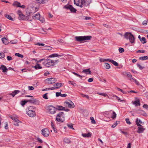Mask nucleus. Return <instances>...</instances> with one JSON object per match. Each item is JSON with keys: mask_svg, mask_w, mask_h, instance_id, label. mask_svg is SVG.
Here are the masks:
<instances>
[{"mask_svg": "<svg viewBox=\"0 0 148 148\" xmlns=\"http://www.w3.org/2000/svg\"><path fill=\"white\" fill-rule=\"evenodd\" d=\"M92 37L91 36H76L75 37L76 41L80 42H83L82 41L85 40H90Z\"/></svg>", "mask_w": 148, "mask_h": 148, "instance_id": "f257e3e1", "label": "nucleus"}, {"mask_svg": "<svg viewBox=\"0 0 148 148\" xmlns=\"http://www.w3.org/2000/svg\"><path fill=\"white\" fill-rule=\"evenodd\" d=\"M124 36L127 39H129L131 43H133L135 41V38L134 35L130 32H127L124 34Z\"/></svg>", "mask_w": 148, "mask_h": 148, "instance_id": "f03ea898", "label": "nucleus"}, {"mask_svg": "<svg viewBox=\"0 0 148 148\" xmlns=\"http://www.w3.org/2000/svg\"><path fill=\"white\" fill-rule=\"evenodd\" d=\"M65 119L64 114L63 112H60L57 115L56 120L58 122H63Z\"/></svg>", "mask_w": 148, "mask_h": 148, "instance_id": "7ed1b4c3", "label": "nucleus"}, {"mask_svg": "<svg viewBox=\"0 0 148 148\" xmlns=\"http://www.w3.org/2000/svg\"><path fill=\"white\" fill-rule=\"evenodd\" d=\"M42 64L47 67H49L54 65V61L53 60L49 59H45V61H43Z\"/></svg>", "mask_w": 148, "mask_h": 148, "instance_id": "20e7f679", "label": "nucleus"}, {"mask_svg": "<svg viewBox=\"0 0 148 148\" xmlns=\"http://www.w3.org/2000/svg\"><path fill=\"white\" fill-rule=\"evenodd\" d=\"M41 133L42 135L45 137L48 136L49 134V130L47 128L42 129L41 131Z\"/></svg>", "mask_w": 148, "mask_h": 148, "instance_id": "39448f33", "label": "nucleus"}, {"mask_svg": "<svg viewBox=\"0 0 148 148\" xmlns=\"http://www.w3.org/2000/svg\"><path fill=\"white\" fill-rule=\"evenodd\" d=\"M28 102L30 103L38 105L39 104V101L38 100L34 98L32 96L31 99L27 100Z\"/></svg>", "mask_w": 148, "mask_h": 148, "instance_id": "423d86ee", "label": "nucleus"}, {"mask_svg": "<svg viewBox=\"0 0 148 148\" xmlns=\"http://www.w3.org/2000/svg\"><path fill=\"white\" fill-rule=\"evenodd\" d=\"M64 8L69 9L72 12L75 13L77 10L74 8L71 5H66L64 7Z\"/></svg>", "mask_w": 148, "mask_h": 148, "instance_id": "0eeeda50", "label": "nucleus"}, {"mask_svg": "<svg viewBox=\"0 0 148 148\" xmlns=\"http://www.w3.org/2000/svg\"><path fill=\"white\" fill-rule=\"evenodd\" d=\"M64 103L66 104V106H67L69 108H73L75 107L74 103L70 100L64 102Z\"/></svg>", "mask_w": 148, "mask_h": 148, "instance_id": "6e6552de", "label": "nucleus"}, {"mask_svg": "<svg viewBox=\"0 0 148 148\" xmlns=\"http://www.w3.org/2000/svg\"><path fill=\"white\" fill-rule=\"evenodd\" d=\"M27 114L29 116L31 117H34L36 116V112L33 110H28Z\"/></svg>", "mask_w": 148, "mask_h": 148, "instance_id": "1a4fd4ad", "label": "nucleus"}, {"mask_svg": "<svg viewBox=\"0 0 148 148\" xmlns=\"http://www.w3.org/2000/svg\"><path fill=\"white\" fill-rule=\"evenodd\" d=\"M92 0H83L82 8L88 6L91 2Z\"/></svg>", "mask_w": 148, "mask_h": 148, "instance_id": "9d476101", "label": "nucleus"}, {"mask_svg": "<svg viewBox=\"0 0 148 148\" xmlns=\"http://www.w3.org/2000/svg\"><path fill=\"white\" fill-rule=\"evenodd\" d=\"M83 0H74V3L77 6H79L81 8H82Z\"/></svg>", "mask_w": 148, "mask_h": 148, "instance_id": "9b49d317", "label": "nucleus"}, {"mask_svg": "<svg viewBox=\"0 0 148 148\" xmlns=\"http://www.w3.org/2000/svg\"><path fill=\"white\" fill-rule=\"evenodd\" d=\"M48 110L50 113L53 114L55 113L56 111V108L52 106L49 107Z\"/></svg>", "mask_w": 148, "mask_h": 148, "instance_id": "f8f14e48", "label": "nucleus"}, {"mask_svg": "<svg viewBox=\"0 0 148 148\" xmlns=\"http://www.w3.org/2000/svg\"><path fill=\"white\" fill-rule=\"evenodd\" d=\"M46 80L49 82L48 84H50L54 83L57 81L56 79L53 78H47Z\"/></svg>", "mask_w": 148, "mask_h": 148, "instance_id": "ddd939ff", "label": "nucleus"}, {"mask_svg": "<svg viewBox=\"0 0 148 148\" xmlns=\"http://www.w3.org/2000/svg\"><path fill=\"white\" fill-rule=\"evenodd\" d=\"M0 69L2 70L3 72H7L8 70L6 67L3 65H1L0 67Z\"/></svg>", "mask_w": 148, "mask_h": 148, "instance_id": "4468645a", "label": "nucleus"}, {"mask_svg": "<svg viewBox=\"0 0 148 148\" xmlns=\"http://www.w3.org/2000/svg\"><path fill=\"white\" fill-rule=\"evenodd\" d=\"M145 129L143 127H139L138 128V130L137 131V132L138 133H142L144 131Z\"/></svg>", "mask_w": 148, "mask_h": 148, "instance_id": "2eb2a0df", "label": "nucleus"}, {"mask_svg": "<svg viewBox=\"0 0 148 148\" xmlns=\"http://www.w3.org/2000/svg\"><path fill=\"white\" fill-rule=\"evenodd\" d=\"M60 96L62 97H66L67 96V95L66 94H62L60 92H57L56 93V97H58Z\"/></svg>", "mask_w": 148, "mask_h": 148, "instance_id": "dca6fc26", "label": "nucleus"}, {"mask_svg": "<svg viewBox=\"0 0 148 148\" xmlns=\"http://www.w3.org/2000/svg\"><path fill=\"white\" fill-rule=\"evenodd\" d=\"M56 89H58L62 86V83H57L54 84Z\"/></svg>", "mask_w": 148, "mask_h": 148, "instance_id": "f3484780", "label": "nucleus"}, {"mask_svg": "<svg viewBox=\"0 0 148 148\" xmlns=\"http://www.w3.org/2000/svg\"><path fill=\"white\" fill-rule=\"evenodd\" d=\"M32 67L34 68L36 70L40 69L42 68V67L40 66V64L38 63H36L35 66H33Z\"/></svg>", "mask_w": 148, "mask_h": 148, "instance_id": "a211bd4d", "label": "nucleus"}, {"mask_svg": "<svg viewBox=\"0 0 148 148\" xmlns=\"http://www.w3.org/2000/svg\"><path fill=\"white\" fill-rule=\"evenodd\" d=\"M56 110H63L65 108L64 107H63L62 106L58 105L56 106Z\"/></svg>", "mask_w": 148, "mask_h": 148, "instance_id": "6ab92c4d", "label": "nucleus"}, {"mask_svg": "<svg viewBox=\"0 0 148 148\" xmlns=\"http://www.w3.org/2000/svg\"><path fill=\"white\" fill-rule=\"evenodd\" d=\"M62 56L61 55H59L57 53H53L52 54L49 56V58H53L55 57H61Z\"/></svg>", "mask_w": 148, "mask_h": 148, "instance_id": "aec40b11", "label": "nucleus"}, {"mask_svg": "<svg viewBox=\"0 0 148 148\" xmlns=\"http://www.w3.org/2000/svg\"><path fill=\"white\" fill-rule=\"evenodd\" d=\"M2 42L5 45H7L8 43V40L5 38H3L1 39Z\"/></svg>", "mask_w": 148, "mask_h": 148, "instance_id": "412c9836", "label": "nucleus"}, {"mask_svg": "<svg viewBox=\"0 0 148 148\" xmlns=\"http://www.w3.org/2000/svg\"><path fill=\"white\" fill-rule=\"evenodd\" d=\"M82 72V73H85L86 74H91V71L89 69L83 70Z\"/></svg>", "mask_w": 148, "mask_h": 148, "instance_id": "4be33fe9", "label": "nucleus"}, {"mask_svg": "<svg viewBox=\"0 0 148 148\" xmlns=\"http://www.w3.org/2000/svg\"><path fill=\"white\" fill-rule=\"evenodd\" d=\"M136 112L137 113H138L139 114H141V115H144L145 114V112L144 111L142 110H137L136 111Z\"/></svg>", "mask_w": 148, "mask_h": 148, "instance_id": "5701e85b", "label": "nucleus"}, {"mask_svg": "<svg viewBox=\"0 0 148 148\" xmlns=\"http://www.w3.org/2000/svg\"><path fill=\"white\" fill-rule=\"evenodd\" d=\"M20 3L18 1H15L12 4L14 6H16V7H20Z\"/></svg>", "mask_w": 148, "mask_h": 148, "instance_id": "b1692460", "label": "nucleus"}, {"mask_svg": "<svg viewBox=\"0 0 148 148\" xmlns=\"http://www.w3.org/2000/svg\"><path fill=\"white\" fill-rule=\"evenodd\" d=\"M38 3L44 4L47 2L48 0H36Z\"/></svg>", "mask_w": 148, "mask_h": 148, "instance_id": "393cba45", "label": "nucleus"}, {"mask_svg": "<svg viewBox=\"0 0 148 148\" xmlns=\"http://www.w3.org/2000/svg\"><path fill=\"white\" fill-rule=\"evenodd\" d=\"M18 18L20 20H24L25 18V16L22 13L19 15Z\"/></svg>", "mask_w": 148, "mask_h": 148, "instance_id": "a878e982", "label": "nucleus"}, {"mask_svg": "<svg viewBox=\"0 0 148 148\" xmlns=\"http://www.w3.org/2000/svg\"><path fill=\"white\" fill-rule=\"evenodd\" d=\"M133 104L135 105L136 106H140V101L139 99H138L135 101L134 103H133Z\"/></svg>", "mask_w": 148, "mask_h": 148, "instance_id": "bb28decb", "label": "nucleus"}, {"mask_svg": "<svg viewBox=\"0 0 148 148\" xmlns=\"http://www.w3.org/2000/svg\"><path fill=\"white\" fill-rule=\"evenodd\" d=\"M40 17V14L38 13H37V14H35L34 16H33L34 19H35L38 20Z\"/></svg>", "mask_w": 148, "mask_h": 148, "instance_id": "cd10ccee", "label": "nucleus"}, {"mask_svg": "<svg viewBox=\"0 0 148 148\" xmlns=\"http://www.w3.org/2000/svg\"><path fill=\"white\" fill-rule=\"evenodd\" d=\"M126 73L127 74V77L130 78V80L131 81H132V79H133V78L132 77V75L130 74V73L129 72H126Z\"/></svg>", "mask_w": 148, "mask_h": 148, "instance_id": "c85d7f7f", "label": "nucleus"}, {"mask_svg": "<svg viewBox=\"0 0 148 148\" xmlns=\"http://www.w3.org/2000/svg\"><path fill=\"white\" fill-rule=\"evenodd\" d=\"M82 136L84 137H89L91 136V134L89 133L87 134H82Z\"/></svg>", "mask_w": 148, "mask_h": 148, "instance_id": "c756f323", "label": "nucleus"}, {"mask_svg": "<svg viewBox=\"0 0 148 148\" xmlns=\"http://www.w3.org/2000/svg\"><path fill=\"white\" fill-rule=\"evenodd\" d=\"M28 102L27 100H22L20 102V104L23 106L25 104Z\"/></svg>", "mask_w": 148, "mask_h": 148, "instance_id": "7c9ffc66", "label": "nucleus"}, {"mask_svg": "<svg viewBox=\"0 0 148 148\" xmlns=\"http://www.w3.org/2000/svg\"><path fill=\"white\" fill-rule=\"evenodd\" d=\"M110 111L112 112V116H111V118L113 119H115L116 117V114L114 111H112V110H111Z\"/></svg>", "mask_w": 148, "mask_h": 148, "instance_id": "2f4dec72", "label": "nucleus"}, {"mask_svg": "<svg viewBox=\"0 0 148 148\" xmlns=\"http://www.w3.org/2000/svg\"><path fill=\"white\" fill-rule=\"evenodd\" d=\"M5 16L6 18L12 21L14 20L13 18H12L8 14H5Z\"/></svg>", "mask_w": 148, "mask_h": 148, "instance_id": "473e14b6", "label": "nucleus"}, {"mask_svg": "<svg viewBox=\"0 0 148 148\" xmlns=\"http://www.w3.org/2000/svg\"><path fill=\"white\" fill-rule=\"evenodd\" d=\"M139 59L140 60H144L148 59V57L147 56H144L143 57H139Z\"/></svg>", "mask_w": 148, "mask_h": 148, "instance_id": "72a5a7b5", "label": "nucleus"}, {"mask_svg": "<svg viewBox=\"0 0 148 148\" xmlns=\"http://www.w3.org/2000/svg\"><path fill=\"white\" fill-rule=\"evenodd\" d=\"M141 42L143 44H144L146 42V38L144 37H142L140 40Z\"/></svg>", "mask_w": 148, "mask_h": 148, "instance_id": "f704fd0d", "label": "nucleus"}, {"mask_svg": "<svg viewBox=\"0 0 148 148\" xmlns=\"http://www.w3.org/2000/svg\"><path fill=\"white\" fill-rule=\"evenodd\" d=\"M110 61V62L112 63V64H113L115 66H118V63L116 61H114L113 60H111Z\"/></svg>", "mask_w": 148, "mask_h": 148, "instance_id": "c9c22d12", "label": "nucleus"}, {"mask_svg": "<svg viewBox=\"0 0 148 148\" xmlns=\"http://www.w3.org/2000/svg\"><path fill=\"white\" fill-rule=\"evenodd\" d=\"M136 125L137 126L139 127H143V126H142L141 124H140L138 121V118H137L136 120Z\"/></svg>", "mask_w": 148, "mask_h": 148, "instance_id": "e433bc0d", "label": "nucleus"}, {"mask_svg": "<svg viewBox=\"0 0 148 148\" xmlns=\"http://www.w3.org/2000/svg\"><path fill=\"white\" fill-rule=\"evenodd\" d=\"M15 55L16 56H17L19 57L23 58V55L20 54L18 53H16L15 54Z\"/></svg>", "mask_w": 148, "mask_h": 148, "instance_id": "4c0bfd02", "label": "nucleus"}, {"mask_svg": "<svg viewBox=\"0 0 148 148\" xmlns=\"http://www.w3.org/2000/svg\"><path fill=\"white\" fill-rule=\"evenodd\" d=\"M73 73L77 77H79L81 79H82V76L74 72H73Z\"/></svg>", "mask_w": 148, "mask_h": 148, "instance_id": "58836bf2", "label": "nucleus"}, {"mask_svg": "<svg viewBox=\"0 0 148 148\" xmlns=\"http://www.w3.org/2000/svg\"><path fill=\"white\" fill-rule=\"evenodd\" d=\"M21 123V121L19 120V121L14 122L13 124L14 125L18 126H19V123Z\"/></svg>", "mask_w": 148, "mask_h": 148, "instance_id": "ea45409f", "label": "nucleus"}, {"mask_svg": "<svg viewBox=\"0 0 148 148\" xmlns=\"http://www.w3.org/2000/svg\"><path fill=\"white\" fill-rule=\"evenodd\" d=\"M106 68L107 69H109L110 67V66L109 64L106 63H105Z\"/></svg>", "mask_w": 148, "mask_h": 148, "instance_id": "a19ab883", "label": "nucleus"}, {"mask_svg": "<svg viewBox=\"0 0 148 148\" xmlns=\"http://www.w3.org/2000/svg\"><path fill=\"white\" fill-rule=\"evenodd\" d=\"M45 48L44 49H45L47 50H51L52 49V47L48 46H45Z\"/></svg>", "mask_w": 148, "mask_h": 148, "instance_id": "79ce46f5", "label": "nucleus"}, {"mask_svg": "<svg viewBox=\"0 0 148 148\" xmlns=\"http://www.w3.org/2000/svg\"><path fill=\"white\" fill-rule=\"evenodd\" d=\"M69 84L73 85L74 86H76L77 84L75 83H74L72 81H69L68 82Z\"/></svg>", "mask_w": 148, "mask_h": 148, "instance_id": "37998d69", "label": "nucleus"}, {"mask_svg": "<svg viewBox=\"0 0 148 148\" xmlns=\"http://www.w3.org/2000/svg\"><path fill=\"white\" fill-rule=\"evenodd\" d=\"M4 57V54L3 53H0V58H3Z\"/></svg>", "mask_w": 148, "mask_h": 148, "instance_id": "c03bdc74", "label": "nucleus"}, {"mask_svg": "<svg viewBox=\"0 0 148 148\" xmlns=\"http://www.w3.org/2000/svg\"><path fill=\"white\" fill-rule=\"evenodd\" d=\"M35 108V107L33 106H30L28 107V109L29 110H32L34 109Z\"/></svg>", "mask_w": 148, "mask_h": 148, "instance_id": "a18cd8bd", "label": "nucleus"}, {"mask_svg": "<svg viewBox=\"0 0 148 148\" xmlns=\"http://www.w3.org/2000/svg\"><path fill=\"white\" fill-rule=\"evenodd\" d=\"M119 51L120 53H121L123 52L124 50L123 48L120 47L119 49Z\"/></svg>", "mask_w": 148, "mask_h": 148, "instance_id": "49530a36", "label": "nucleus"}, {"mask_svg": "<svg viewBox=\"0 0 148 148\" xmlns=\"http://www.w3.org/2000/svg\"><path fill=\"white\" fill-rule=\"evenodd\" d=\"M137 66L139 68V69H140V70H142L144 68V67H142V66L139 64H137Z\"/></svg>", "mask_w": 148, "mask_h": 148, "instance_id": "de8ad7c7", "label": "nucleus"}, {"mask_svg": "<svg viewBox=\"0 0 148 148\" xmlns=\"http://www.w3.org/2000/svg\"><path fill=\"white\" fill-rule=\"evenodd\" d=\"M90 119L91 120V122L92 123L95 124L96 123V121L94 119V118L92 117H91Z\"/></svg>", "mask_w": 148, "mask_h": 148, "instance_id": "09e8293b", "label": "nucleus"}, {"mask_svg": "<svg viewBox=\"0 0 148 148\" xmlns=\"http://www.w3.org/2000/svg\"><path fill=\"white\" fill-rule=\"evenodd\" d=\"M47 93H46L43 95V97L45 99H48V97H47Z\"/></svg>", "mask_w": 148, "mask_h": 148, "instance_id": "8fccbe9b", "label": "nucleus"}, {"mask_svg": "<svg viewBox=\"0 0 148 148\" xmlns=\"http://www.w3.org/2000/svg\"><path fill=\"white\" fill-rule=\"evenodd\" d=\"M81 95H82V97H85L86 98H87V99H88L89 98V97L88 95H84L83 94H81Z\"/></svg>", "mask_w": 148, "mask_h": 148, "instance_id": "3c124183", "label": "nucleus"}, {"mask_svg": "<svg viewBox=\"0 0 148 148\" xmlns=\"http://www.w3.org/2000/svg\"><path fill=\"white\" fill-rule=\"evenodd\" d=\"M132 80H133L137 85H139V82L136 79H135L133 78V79H132Z\"/></svg>", "mask_w": 148, "mask_h": 148, "instance_id": "603ef678", "label": "nucleus"}, {"mask_svg": "<svg viewBox=\"0 0 148 148\" xmlns=\"http://www.w3.org/2000/svg\"><path fill=\"white\" fill-rule=\"evenodd\" d=\"M125 121L128 124L130 125L131 124V122L130 121L129 119L128 118H127L125 119Z\"/></svg>", "mask_w": 148, "mask_h": 148, "instance_id": "864d4df0", "label": "nucleus"}, {"mask_svg": "<svg viewBox=\"0 0 148 148\" xmlns=\"http://www.w3.org/2000/svg\"><path fill=\"white\" fill-rule=\"evenodd\" d=\"M29 90H33L34 89V88L32 86H28Z\"/></svg>", "mask_w": 148, "mask_h": 148, "instance_id": "5fc2aeb1", "label": "nucleus"}, {"mask_svg": "<svg viewBox=\"0 0 148 148\" xmlns=\"http://www.w3.org/2000/svg\"><path fill=\"white\" fill-rule=\"evenodd\" d=\"M148 21H147L145 20L142 23L143 25H146L147 24V23Z\"/></svg>", "mask_w": 148, "mask_h": 148, "instance_id": "6e6d98bb", "label": "nucleus"}, {"mask_svg": "<svg viewBox=\"0 0 148 148\" xmlns=\"http://www.w3.org/2000/svg\"><path fill=\"white\" fill-rule=\"evenodd\" d=\"M117 90H118V91H121V92H122L124 94V93H125V91H123V90L119 88H117Z\"/></svg>", "mask_w": 148, "mask_h": 148, "instance_id": "4d7b16f0", "label": "nucleus"}, {"mask_svg": "<svg viewBox=\"0 0 148 148\" xmlns=\"http://www.w3.org/2000/svg\"><path fill=\"white\" fill-rule=\"evenodd\" d=\"M98 94L99 95L104 96L105 97L107 95L106 94L103 93H99Z\"/></svg>", "mask_w": 148, "mask_h": 148, "instance_id": "13d9d810", "label": "nucleus"}, {"mask_svg": "<svg viewBox=\"0 0 148 148\" xmlns=\"http://www.w3.org/2000/svg\"><path fill=\"white\" fill-rule=\"evenodd\" d=\"M17 42V41L16 40H11L10 41V43L11 44H15Z\"/></svg>", "mask_w": 148, "mask_h": 148, "instance_id": "bf43d9fd", "label": "nucleus"}, {"mask_svg": "<svg viewBox=\"0 0 148 148\" xmlns=\"http://www.w3.org/2000/svg\"><path fill=\"white\" fill-rule=\"evenodd\" d=\"M4 128L6 130H7L8 129V123L7 122L5 123V125L4 126Z\"/></svg>", "mask_w": 148, "mask_h": 148, "instance_id": "052dcab7", "label": "nucleus"}, {"mask_svg": "<svg viewBox=\"0 0 148 148\" xmlns=\"http://www.w3.org/2000/svg\"><path fill=\"white\" fill-rule=\"evenodd\" d=\"M8 60L10 61L12 60V57L10 56H8L7 57Z\"/></svg>", "mask_w": 148, "mask_h": 148, "instance_id": "680f3d73", "label": "nucleus"}, {"mask_svg": "<svg viewBox=\"0 0 148 148\" xmlns=\"http://www.w3.org/2000/svg\"><path fill=\"white\" fill-rule=\"evenodd\" d=\"M15 94V95L19 93L20 92V91L18 90H15L13 92Z\"/></svg>", "mask_w": 148, "mask_h": 148, "instance_id": "e2e57ef3", "label": "nucleus"}, {"mask_svg": "<svg viewBox=\"0 0 148 148\" xmlns=\"http://www.w3.org/2000/svg\"><path fill=\"white\" fill-rule=\"evenodd\" d=\"M64 141L67 143H70V140L68 138H65L64 140Z\"/></svg>", "mask_w": 148, "mask_h": 148, "instance_id": "0e129e2a", "label": "nucleus"}, {"mask_svg": "<svg viewBox=\"0 0 148 148\" xmlns=\"http://www.w3.org/2000/svg\"><path fill=\"white\" fill-rule=\"evenodd\" d=\"M117 121H116V122L114 123L113 125L112 126V128H114L116 126V125H117L118 124V123H117Z\"/></svg>", "mask_w": 148, "mask_h": 148, "instance_id": "69168bd1", "label": "nucleus"}, {"mask_svg": "<svg viewBox=\"0 0 148 148\" xmlns=\"http://www.w3.org/2000/svg\"><path fill=\"white\" fill-rule=\"evenodd\" d=\"M42 23H43L44 22L45 20L44 18L40 17L38 19Z\"/></svg>", "mask_w": 148, "mask_h": 148, "instance_id": "338daca9", "label": "nucleus"}, {"mask_svg": "<svg viewBox=\"0 0 148 148\" xmlns=\"http://www.w3.org/2000/svg\"><path fill=\"white\" fill-rule=\"evenodd\" d=\"M93 78H89L88 79V82H92L93 81Z\"/></svg>", "mask_w": 148, "mask_h": 148, "instance_id": "774afa93", "label": "nucleus"}]
</instances>
